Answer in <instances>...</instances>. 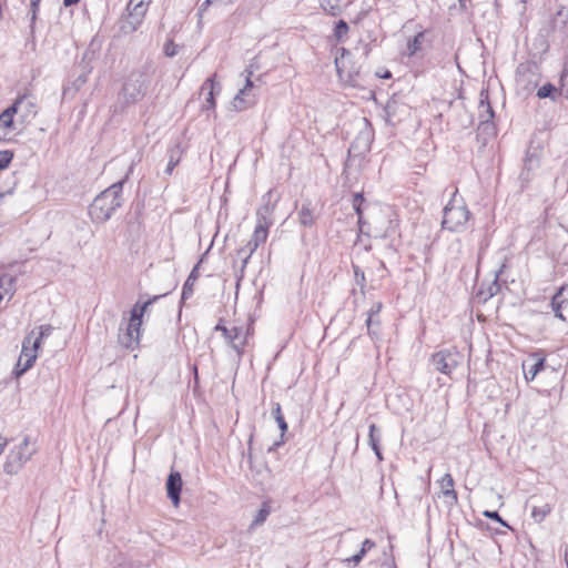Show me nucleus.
Listing matches in <instances>:
<instances>
[{"mask_svg":"<svg viewBox=\"0 0 568 568\" xmlns=\"http://www.w3.org/2000/svg\"><path fill=\"white\" fill-rule=\"evenodd\" d=\"M128 174L99 193L89 206V215L94 223H104L123 204V186Z\"/></svg>","mask_w":568,"mask_h":568,"instance_id":"nucleus-1","label":"nucleus"},{"mask_svg":"<svg viewBox=\"0 0 568 568\" xmlns=\"http://www.w3.org/2000/svg\"><path fill=\"white\" fill-rule=\"evenodd\" d=\"M152 81L149 65H142L131 71L124 79L119 92V99L123 108H128L141 101Z\"/></svg>","mask_w":568,"mask_h":568,"instance_id":"nucleus-2","label":"nucleus"},{"mask_svg":"<svg viewBox=\"0 0 568 568\" xmlns=\"http://www.w3.org/2000/svg\"><path fill=\"white\" fill-rule=\"evenodd\" d=\"M168 293L154 295L144 302L138 301L130 310V317L124 333L119 335V343L126 349L133 351L140 343L141 326L143 316L148 308L158 302L160 298L166 296Z\"/></svg>","mask_w":568,"mask_h":568,"instance_id":"nucleus-3","label":"nucleus"},{"mask_svg":"<svg viewBox=\"0 0 568 568\" xmlns=\"http://www.w3.org/2000/svg\"><path fill=\"white\" fill-rule=\"evenodd\" d=\"M470 216V211L456 189L443 209L442 229L452 233H462L466 230Z\"/></svg>","mask_w":568,"mask_h":568,"instance_id":"nucleus-4","label":"nucleus"},{"mask_svg":"<svg viewBox=\"0 0 568 568\" xmlns=\"http://www.w3.org/2000/svg\"><path fill=\"white\" fill-rule=\"evenodd\" d=\"M29 436H26L22 443L10 450L3 464V471L8 475H16L21 467L36 453V447L30 448Z\"/></svg>","mask_w":568,"mask_h":568,"instance_id":"nucleus-5","label":"nucleus"},{"mask_svg":"<svg viewBox=\"0 0 568 568\" xmlns=\"http://www.w3.org/2000/svg\"><path fill=\"white\" fill-rule=\"evenodd\" d=\"M374 136L375 133L372 123L364 118L363 128L358 131L348 148V160L356 158L364 159L366 154L371 152Z\"/></svg>","mask_w":568,"mask_h":568,"instance_id":"nucleus-6","label":"nucleus"},{"mask_svg":"<svg viewBox=\"0 0 568 568\" xmlns=\"http://www.w3.org/2000/svg\"><path fill=\"white\" fill-rule=\"evenodd\" d=\"M341 55L335 58V68L339 79L352 87L358 85L359 68L349 60L351 51L344 47L339 48Z\"/></svg>","mask_w":568,"mask_h":568,"instance_id":"nucleus-7","label":"nucleus"},{"mask_svg":"<svg viewBox=\"0 0 568 568\" xmlns=\"http://www.w3.org/2000/svg\"><path fill=\"white\" fill-rule=\"evenodd\" d=\"M460 358V353L455 347H449L434 353L430 362L436 371L445 375H450L459 365Z\"/></svg>","mask_w":568,"mask_h":568,"instance_id":"nucleus-8","label":"nucleus"},{"mask_svg":"<svg viewBox=\"0 0 568 568\" xmlns=\"http://www.w3.org/2000/svg\"><path fill=\"white\" fill-rule=\"evenodd\" d=\"M245 72L247 73L245 84L232 101L233 109L236 112L247 110L256 103L255 94L252 93L254 89V83L251 79L253 72L247 69H245Z\"/></svg>","mask_w":568,"mask_h":568,"instance_id":"nucleus-9","label":"nucleus"},{"mask_svg":"<svg viewBox=\"0 0 568 568\" xmlns=\"http://www.w3.org/2000/svg\"><path fill=\"white\" fill-rule=\"evenodd\" d=\"M209 88L207 97L205 98L204 103L202 104V111L210 112L212 111L215 114L216 108V97L221 93L222 87L220 82L216 80V75L207 78L201 87V90L204 91Z\"/></svg>","mask_w":568,"mask_h":568,"instance_id":"nucleus-10","label":"nucleus"},{"mask_svg":"<svg viewBox=\"0 0 568 568\" xmlns=\"http://www.w3.org/2000/svg\"><path fill=\"white\" fill-rule=\"evenodd\" d=\"M504 268L505 264H503L500 268L495 272V276L491 282H481L476 293V297L479 303H486L488 300H490L500 292L501 285L499 283V276L503 274Z\"/></svg>","mask_w":568,"mask_h":568,"instance_id":"nucleus-11","label":"nucleus"},{"mask_svg":"<svg viewBox=\"0 0 568 568\" xmlns=\"http://www.w3.org/2000/svg\"><path fill=\"white\" fill-rule=\"evenodd\" d=\"M212 245H213V243H211L209 248L201 255L199 262L193 266V268L191 270L190 274L187 275V277H186V280H185V282H184L183 286H182L180 304H183L185 301H187L189 298L192 297V295L194 293V290H193L194 283L199 278V274H200L199 273L200 265L205 260V257L209 254Z\"/></svg>","mask_w":568,"mask_h":568,"instance_id":"nucleus-12","label":"nucleus"},{"mask_svg":"<svg viewBox=\"0 0 568 568\" xmlns=\"http://www.w3.org/2000/svg\"><path fill=\"white\" fill-rule=\"evenodd\" d=\"M182 487L183 481L181 474L172 470L166 478L165 489L168 498L175 507L180 505Z\"/></svg>","mask_w":568,"mask_h":568,"instance_id":"nucleus-13","label":"nucleus"},{"mask_svg":"<svg viewBox=\"0 0 568 568\" xmlns=\"http://www.w3.org/2000/svg\"><path fill=\"white\" fill-rule=\"evenodd\" d=\"M243 335L244 325H234L233 327H231L230 337H227L226 339V343L236 352L239 358L242 357L245 348Z\"/></svg>","mask_w":568,"mask_h":568,"instance_id":"nucleus-14","label":"nucleus"},{"mask_svg":"<svg viewBox=\"0 0 568 568\" xmlns=\"http://www.w3.org/2000/svg\"><path fill=\"white\" fill-rule=\"evenodd\" d=\"M382 310H383V303L375 302L367 312V318H366L365 324L367 327V334L372 338H375L378 336V331L375 329V326H379V324H381V322L377 317Z\"/></svg>","mask_w":568,"mask_h":568,"instance_id":"nucleus-15","label":"nucleus"},{"mask_svg":"<svg viewBox=\"0 0 568 568\" xmlns=\"http://www.w3.org/2000/svg\"><path fill=\"white\" fill-rule=\"evenodd\" d=\"M381 237L389 239L390 242L388 244V248L393 250V252H396V242H399L400 239L399 221L397 219H389L386 229L381 234Z\"/></svg>","mask_w":568,"mask_h":568,"instance_id":"nucleus-16","label":"nucleus"},{"mask_svg":"<svg viewBox=\"0 0 568 568\" xmlns=\"http://www.w3.org/2000/svg\"><path fill=\"white\" fill-rule=\"evenodd\" d=\"M440 487L444 497L447 499L446 503L449 506H454L458 501L457 493L454 489V478L450 474H445L440 479Z\"/></svg>","mask_w":568,"mask_h":568,"instance_id":"nucleus-17","label":"nucleus"},{"mask_svg":"<svg viewBox=\"0 0 568 568\" xmlns=\"http://www.w3.org/2000/svg\"><path fill=\"white\" fill-rule=\"evenodd\" d=\"M297 220L303 227H313L315 225L316 216L311 201H305L302 204L301 209L297 211Z\"/></svg>","mask_w":568,"mask_h":568,"instance_id":"nucleus-18","label":"nucleus"},{"mask_svg":"<svg viewBox=\"0 0 568 568\" xmlns=\"http://www.w3.org/2000/svg\"><path fill=\"white\" fill-rule=\"evenodd\" d=\"M539 156L535 152H530V150H528L524 160L520 178L528 181L530 179V173L539 168Z\"/></svg>","mask_w":568,"mask_h":568,"instance_id":"nucleus-19","label":"nucleus"},{"mask_svg":"<svg viewBox=\"0 0 568 568\" xmlns=\"http://www.w3.org/2000/svg\"><path fill=\"white\" fill-rule=\"evenodd\" d=\"M562 91L565 92L561 85L557 88L555 84L547 82L537 90L536 95L538 99H549L552 102H557Z\"/></svg>","mask_w":568,"mask_h":568,"instance_id":"nucleus-20","label":"nucleus"},{"mask_svg":"<svg viewBox=\"0 0 568 568\" xmlns=\"http://www.w3.org/2000/svg\"><path fill=\"white\" fill-rule=\"evenodd\" d=\"M376 546V542L369 538H366L363 542H362V547L361 549L355 554L353 555L352 557H348L344 560V562H346V565L348 567L351 566H357L363 559L364 557L366 556V554L373 549L374 547Z\"/></svg>","mask_w":568,"mask_h":568,"instance_id":"nucleus-21","label":"nucleus"},{"mask_svg":"<svg viewBox=\"0 0 568 568\" xmlns=\"http://www.w3.org/2000/svg\"><path fill=\"white\" fill-rule=\"evenodd\" d=\"M273 190H268L262 196V205L257 209L256 215H263L273 219V214L277 204L278 199L272 203Z\"/></svg>","mask_w":568,"mask_h":568,"instance_id":"nucleus-22","label":"nucleus"},{"mask_svg":"<svg viewBox=\"0 0 568 568\" xmlns=\"http://www.w3.org/2000/svg\"><path fill=\"white\" fill-rule=\"evenodd\" d=\"M425 34L426 30H423L417 32L413 38L408 39L404 54L408 58L415 57L422 50Z\"/></svg>","mask_w":568,"mask_h":568,"instance_id":"nucleus-23","label":"nucleus"},{"mask_svg":"<svg viewBox=\"0 0 568 568\" xmlns=\"http://www.w3.org/2000/svg\"><path fill=\"white\" fill-rule=\"evenodd\" d=\"M102 44L103 39L99 34L94 36L83 53V60L91 62L97 59L102 49Z\"/></svg>","mask_w":568,"mask_h":568,"instance_id":"nucleus-24","label":"nucleus"},{"mask_svg":"<svg viewBox=\"0 0 568 568\" xmlns=\"http://www.w3.org/2000/svg\"><path fill=\"white\" fill-rule=\"evenodd\" d=\"M479 95H480L479 104H478L479 119L481 120V113H483L485 115V119H489L493 121V119L495 118V111L489 101L488 91L481 90Z\"/></svg>","mask_w":568,"mask_h":568,"instance_id":"nucleus-25","label":"nucleus"},{"mask_svg":"<svg viewBox=\"0 0 568 568\" xmlns=\"http://www.w3.org/2000/svg\"><path fill=\"white\" fill-rule=\"evenodd\" d=\"M143 22V18H138L133 13L128 12L121 20L120 29L123 33H132L136 31Z\"/></svg>","mask_w":568,"mask_h":568,"instance_id":"nucleus-26","label":"nucleus"},{"mask_svg":"<svg viewBox=\"0 0 568 568\" xmlns=\"http://www.w3.org/2000/svg\"><path fill=\"white\" fill-rule=\"evenodd\" d=\"M271 504V499H266L262 503L261 508L258 509L256 516L254 517L253 521L250 525V529H254L255 527H258L266 521L267 517L272 513Z\"/></svg>","mask_w":568,"mask_h":568,"instance_id":"nucleus-27","label":"nucleus"},{"mask_svg":"<svg viewBox=\"0 0 568 568\" xmlns=\"http://www.w3.org/2000/svg\"><path fill=\"white\" fill-rule=\"evenodd\" d=\"M38 357V349H33L31 347V353H24L20 355V359L22 361V369H13V375L16 377L22 376L27 373L36 363Z\"/></svg>","mask_w":568,"mask_h":568,"instance_id":"nucleus-28","label":"nucleus"},{"mask_svg":"<svg viewBox=\"0 0 568 568\" xmlns=\"http://www.w3.org/2000/svg\"><path fill=\"white\" fill-rule=\"evenodd\" d=\"M550 306L555 314V317L559 318L560 321H566V317L564 315V310H567L568 304L564 300H561V292H556L550 300Z\"/></svg>","mask_w":568,"mask_h":568,"instance_id":"nucleus-29","label":"nucleus"},{"mask_svg":"<svg viewBox=\"0 0 568 568\" xmlns=\"http://www.w3.org/2000/svg\"><path fill=\"white\" fill-rule=\"evenodd\" d=\"M271 414H272L273 418L275 419V422L282 433V437H284L288 430V425L285 420L283 413H282V407H281L280 403H277V402L273 403Z\"/></svg>","mask_w":568,"mask_h":568,"instance_id":"nucleus-30","label":"nucleus"},{"mask_svg":"<svg viewBox=\"0 0 568 568\" xmlns=\"http://www.w3.org/2000/svg\"><path fill=\"white\" fill-rule=\"evenodd\" d=\"M545 358L536 359L531 365H523L526 381H532L545 368Z\"/></svg>","mask_w":568,"mask_h":568,"instance_id":"nucleus-31","label":"nucleus"},{"mask_svg":"<svg viewBox=\"0 0 568 568\" xmlns=\"http://www.w3.org/2000/svg\"><path fill=\"white\" fill-rule=\"evenodd\" d=\"M168 154H169V161H168L166 168L164 170V173L168 175H171L174 168L180 163V160H181L180 145L176 144L174 148L170 149L168 151Z\"/></svg>","mask_w":568,"mask_h":568,"instance_id":"nucleus-32","label":"nucleus"},{"mask_svg":"<svg viewBox=\"0 0 568 568\" xmlns=\"http://www.w3.org/2000/svg\"><path fill=\"white\" fill-rule=\"evenodd\" d=\"M146 1L148 0H130L126 6V11L133 13V16L138 18L144 19V16L148 10Z\"/></svg>","mask_w":568,"mask_h":568,"instance_id":"nucleus-33","label":"nucleus"},{"mask_svg":"<svg viewBox=\"0 0 568 568\" xmlns=\"http://www.w3.org/2000/svg\"><path fill=\"white\" fill-rule=\"evenodd\" d=\"M24 103H26V95L17 98L11 105H9L7 109H4L1 112V113H3V118H11L13 120V116L16 114L21 115L22 109L24 108Z\"/></svg>","mask_w":568,"mask_h":568,"instance_id":"nucleus-34","label":"nucleus"},{"mask_svg":"<svg viewBox=\"0 0 568 568\" xmlns=\"http://www.w3.org/2000/svg\"><path fill=\"white\" fill-rule=\"evenodd\" d=\"M24 103H26V95L17 98L11 105H9L7 109H4L1 112V113H3V118H11L13 120V116L16 114L21 115L22 109L24 108Z\"/></svg>","mask_w":568,"mask_h":568,"instance_id":"nucleus-35","label":"nucleus"},{"mask_svg":"<svg viewBox=\"0 0 568 568\" xmlns=\"http://www.w3.org/2000/svg\"><path fill=\"white\" fill-rule=\"evenodd\" d=\"M348 31H349V26L345 20L339 19L338 21L335 22L334 29H333V34L337 42H344L345 39L347 38Z\"/></svg>","mask_w":568,"mask_h":568,"instance_id":"nucleus-36","label":"nucleus"},{"mask_svg":"<svg viewBox=\"0 0 568 568\" xmlns=\"http://www.w3.org/2000/svg\"><path fill=\"white\" fill-rule=\"evenodd\" d=\"M382 432L376 424H371L368 427V445L372 449L382 447Z\"/></svg>","mask_w":568,"mask_h":568,"instance_id":"nucleus-37","label":"nucleus"},{"mask_svg":"<svg viewBox=\"0 0 568 568\" xmlns=\"http://www.w3.org/2000/svg\"><path fill=\"white\" fill-rule=\"evenodd\" d=\"M37 112L36 103L28 95H26L24 108L21 112L22 122H30L37 115Z\"/></svg>","mask_w":568,"mask_h":568,"instance_id":"nucleus-38","label":"nucleus"},{"mask_svg":"<svg viewBox=\"0 0 568 568\" xmlns=\"http://www.w3.org/2000/svg\"><path fill=\"white\" fill-rule=\"evenodd\" d=\"M552 506L550 504H545L540 507L534 506L531 508V517L536 523H541L544 519L551 513Z\"/></svg>","mask_w":568,"mask_h":568,"instance_id":"nucleus-39","label":"nucleus"},{"mask_svg":"<svg viewBox=\"0 0 568 568\" xmlns=\"http://www.w3.org/2000/svg\"><path fill=\"white\" fill-rule=\"evenodd\" d=\"M38 329H39V333H38L37 337L34 338V341L32 342L33 349L40 348L42 341L51 335V333L53 331V326L50 324H44V325H40L38 327Z\"/></svg>","mask_w":568,"mask_h":568,"instance_id":"nucleus-40","label":"nucleus"},{"mask_svg":"<svg viewBox=\"0 0 568 568\" xmlns=\"http://www.w3.org/2000/svg\"><path fill=\"white\" fill-rule=\"evenodd\" d=\"M495 124L491 120L485 119V115L481 113V120L479 121L477 132L478 135L485 134L487 136H494L495 135Z\"/></svg>","mask_w":568,"mask_h":568,"instance_id":"nucleus-41","label":"nucleus"},{"mask_svg":"<svg viewBox=\"0 0 568 568\" xmlns=\"http://www.w3.org/2000/svg\"><path fill=\"white\" fill-rule=\"evenodd\" d=\"M13 130V120L11 118H3V113H0V141L7 140Z\"/></svg>","mask_w":568,"mask_h":568,"instance_id":"nucleus-42","label":"nucleus"},{"mask_svg":"<svg viewBox=\"0 0 568 568\" xmlns=\"http://www.w3.org/2000/svg\"><path fill=\"white\" fill-rule=\"evenodd\" d=\"M268 236V231L263 229L261 225H255L252 243H254L255 247H258L261 244L265 243Z\"/></svg>","mask_w":568,"mask_h":568,"instance_id":"nucleus-43","label":"nucleus"},{"mask_svg":"<svg viewBox=\"0 0 568 568\" xmlns=\"http://www.w3.org/2000/svg\"><path fill=\"white\" fill-rule=\"evenodd\" d=\"M366 203V199L363 192L353 193L352 206L356 215L364 214V204Z\"/></svg>","mask_w":568,"mask_h":568,"instance_id":"nucleus-44","label":"nucleus"},{"mask_svg":"<svg viewBox=\"0 0 568 568\" xmlns=\"http://www.w3.org/2000/svg\"><path fill=\"white\" fill-rule=\"evenodd\" d=\"M352 268H353V272H354L355 282L359 286L361 294L365 295V287H366V276H365V273H364V271L357 264L353 263L352 264Z\"/></svg>","mask_w":568,"mask_h":568,"instance_id":"nucleus-45","label":"nucleus"},{"mask_svg":"<svg viewBox=\"0 0 568 568\" xmlns=\"http://www.w3.org/2000/svg\"><path fill=\"white\" fill-rule=\"evenodd\" d=\"M483 516L486 518H489L498 524H500L503 527H506L508 529H511L510 525L507 520H505L497 510H485L483 511Z\"/></svg>","mask_w":568,"mask_h":568,"instance_id":"nucleus-46","label":"nucleus"},{"mask_svg":"<svg viewBox=\"0 0 568 568\" xmlns=\"http://www.w3.org/2000/svg\"><path fill=\"white\" fill-rule=\"evenodd\" d=\"M13 151L2 150L0 151V171L7 169L13 159Z\"/></svg>","mask_w":568,"mask_h":568,"instance_id":"nucleus-47","label":"nucleus"},{"mask_svg":"<svg viewBox=\"0 0 568 568\" xmlns=\"http://www.w3.org/2000/svg\"><path fill=\"white\" fill-rule=\"evenodd\" d=\"M178 48L179 45L172 39H168L163 45V52L165 57L173 58L178 54Z\"/></svg>","mask_w":568,"mask_h":568,"instance_id":"nucleus-48","label":"nucleus"},{"mask_svg":"<svg viewBox=\"0 0 568 568\" xmlns=\"http://www.w3.org/2000/svg\"><path fill=\"white\" fill-rule=\"evenodd\" d=\"M41 0H30V27L33 29L36 23Z\"/></svg>","mask_w":568,"mask_h":568,"instance_id":"nucleus-49","label":"nucleus"},{"mask_svg":"<svg viewBox=\"0 0 568 568\" xmlns=\"http://www.w3.org/2000/svg\"><path fill=\"white\" fill-rule=\"evenodd\" d=\"M34 333L36 332L33 329V331L30 332L29 335H27L23 338L21 354L31 353L32 342L34 341V338H33Z\"/></svg>","mask_w":568,"mask_h":568,"instance_id":"nucleus-50","label":"nucleus"},{"mask_svg":"<svg viewBox=\"0 0 568 568\" xmlns=\"http://www.w3.org/2000/svg\"><path fill=\"white\" fill-rule=\"evenodd\" d=\"M214 331L215 332H221L224 339L226 341L227 337H230V334H231V328H229L225 323H224V320L223 318H220L219 322L216 323V325L214 326Z\"/></svg>","mask_w":568,"mask_h":568,"instance_id":"nucleus-51","label":"nucleus"},{"mask_svg":"<svg viewBox=\"0 0 568 568\" xmlns=\"http://www.w3.org/2000/svg\"><path fill=\"white\" fill-rule=\"evenodd\" d=\"M253 334H254V323H253V321H250L247 324L244 325L243 341L245 343V346L248 344V339L253 336Z\"/></svg>","mask_w":568,"mask_h":568,"instance_id":"nucleus-52","label":"nucleus"},{"mask_svg":"<svg viewBox=\"0 0 568 568\" xmlns=\"http://www.w3.org/2000/svg\"><path fill=\"white\" fill-rule=\"evenodd\" d=\"M256 225H261L263 229L270 231V227L273 225V219L256 215Z\"/></svg>","mask_w":568,"mask_h":568,"instance_id":"nucleus-53","label":"nucleus"},{"mask_svg":"<svg viewBox=\"0 0 568 568\" xmlns=\"http://www.w3.org/2000/svg\"><path fill=\"white\" fill-rule=\"evenodd\" d=\"M396 101H388L386 106H385V113H386V116H387V121H389L394 115H395V109H396Z\"/></svg>","mask_w":568,"mask_h":568,"instance_id":"nucleus-54","label":"nucleus"},{"mask_svg":"<svg viewBox=\"0 0 568 568\" xmlns=\"http://www.w3.org/2000/svg\"><path fill=\"white\" fill-rule=\"evenodd\" d=\"M191 371L193 373V392L195 393L200 386L197 365L196 364L192 365Z\"/></svg>","mask_w":568,"mask_h":568,"instance_id":"nucleus-55","label":"nucleus"},{"mask_svg":"<svg viewBox=\"0 0 568 568\" xmlns=\"http://www.w3.org/2000/svg\"><path fill=\"white\" fill-rule=\"evenodd\" d=\"M87 81H88V74L87 73L80 74L73 81V87L75 88V90H79Z\"/></svg>","mask_w":568,"mask_h":568,"instance_id":"nucleus-56","label":"nucleus"},{"mask_svg":"<svg viewBox=\"0 0 568 568\" xmlns=\"http://www.w3.org/2000/svg\"><path fill=\"white\" fill-rule=\"evenodd\" d=\"M366 224H367V222H366V220L364 217V214L357 215V226H358L359 233L361 234H365V235H369L364 230Z\"/></svg>","mask_w":568,"mask_h":568,"instance_id":"nucleus-57","label":"nucleus"},{"mask_svg":"<svg viewBox=\"0 0 568 568\" xmlns=\"http://www.w3.org/2000/svg\"><path fill=\"white\" fill-rule=\"evenodd\" d=\"M567 78H568V70L564 69L562 72L560 73L559 84L561 85V89H564L565 91L568 88V83L566 82Z\"/></svg>","mask_w":568,"mask_h":568,"instance_id":"nucleus-58","label":"nucleus"},{"mask_svg":"<svg viewBox=\"0 0 568 568\" xmlns=\"http://www.w3.org/2000/svg\"><path fill=\"white\" fill-rule=\"evenodd\" d=\"M556 292H561V300H564L568 304V284L561 285L560 287L557 288Z\"/></svg>","mask_w":568,"mask_h":568,"instance_id":"nucleus-59","label":"nucleus"},{"mask_svg":"<svg viewBox=\"0 0 568 568\" xmlns=\"http://www.w3.org/2000/svg\"><path fill=\"white\" fill-rule=\"evenodd\" d=\"M285 443L284 437L281 436V438L273 443V445L268 448V452L276 450L278 447H281Z\"/></svg>","mask_w":568,"mask_h":568,"instance_id":"nucleus-60","label":"nucleus"},{"mask_svg":"<svg viewBox=\"0 0 568 568\" xmlns=\"http://www.w3.org/2000/svg\"><path fill=\"white\" fill-rule=\"evenodd\" d=\"M366 14H367V11L362 10L352 22L354 24L361 23V21L366 17Z\"/></svg>","mask_w":568,"mask_h":568,"instance_id":"nucleus-61","label":"nucleus"},{"mask_svg":"<svg viewBox=\"0 0 568 568\" xmlns=\"http://www.w3.org/2000/svg\"><path fill=\"white\" fill-rule=\"evenodd\" d=\"M376 75L381 79H390L392 72L389 70H384L383 72H376Z\"/></svg>","mask_w":568,"mask_h":568,"instance_id":"nucleus-62","label":"nucleus"},{"mask_svg":"<svg viewBox=\"0 0 568 568\" xmlns=\"http://www.w3.org/2000/svg\"><path fill=\"white\" fill-rule=\"evenodd\" d=\"M245 247L250 255H252L257 250V247L254 246V243H252V240L247 242Z\"/></svg>","mask_w":568,"mask_h":568,"instance_id":"nucleus-63","label":"nucleus"},{"mask_svg":"<svg viewBox=\"0 0 568 568\" xmlns=\"http://www.w3.org/2000/svg\"><path fill=\"white\" fill-rule=\"evenodd\" d=\"M376 456V458L378 459V462H382L384 459L383 457V452H382V447L379 448H374L372 449Z\"/></svg>","mask_w":568,"mask_h":568,"instance_id":"nucleus-64","label":"nucleus"}]
</instances>
